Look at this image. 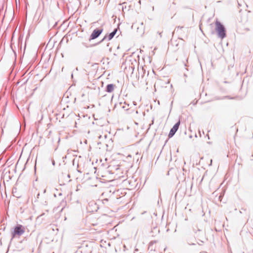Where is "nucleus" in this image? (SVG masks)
Here are the masks:
<instances>
[{
    "mask_svg": "<svg viewBox=\"0 0 253 253\" xmlns=\"http://www.w3.org/2000/svg\"><path fill=\"white\" fill-rule=\"evenodd\" d=\"M221 197H222V196L220 195L219 196V197H218V199H219V200H220V201H221L220 198H221Z\"/></svg>",
    "mask_w": 253,
    "mask_h": 253,
    "instance_id": "nucleus-18",
    "label": "nucleus"
},
{
    "mask_svg": "<svg viewBox=\"0 0 253 253\" xmlns=\"http://www.w3.org/2000/svg\"><path fill=\"white\" fill-rule=\"evenodd\" d=\"M154 118H153L152 123L149 125L150 126L154 124Z\"/></svg>",
    "mask_w": 253,
    "mask_h": 253,
    "instance_id": "nucleus-11",
    "label": "nucleus"
},
{
    "mask_svg": "<svg viewBox=\"0 0 253 253\" xmlns=\"http://www.w3.org/2000/svg\"><path fill=\"white\" fill-rule=\"evenodd\" d=\"M216 25V31L217 33L218 36L219 38L221 39L225 38L226 34V30L224 26L219 21H216L215 22Z\"/></svg>",
    "mask_w": 253,
    "mask_h": 253,
    "instance_id": "nucleus-2",
    "label": "nucleus"
},
{
    "mask_svg": "<svg viewBox=\"0 0 253 253\" xmlns=\"http://www.w3.org/2000/svg\"><path fill=\"white\" fill-rule=\"evenodd\" d=\"M131 6L128 4L126 2H123L122 4H120L119 6V9L120 10H122L124 13H125L126 11H128L130 9Z\"/></svg>",
    "mask_w": 253,
    "mask_h": 253,
    "instance_id": "nucleus-6",
    "label": "nucleus"
},
{
    "mask_svg": "<svg viewBox=\"0 0 253 253\" xmlns=\"http://www.w3.org/2000/svg\"><path fill=\"white\" fill-rule=\"evenodd\" d=\"M116 87V85L115 84H108L107 85L106 87V91L108 92V93H111L112 92L115 88Z\"/></svg>",
    "mask_w": 253,
    "mask_h": 253,
    "instance_id": "nucleus-7",
    "label": "nucleus"
},
{
    "mask_svg": "<svg viewBox=\"0 0 253 253\" xmlns=\"http://www.w3.org/2000/svg\"><path fill=\"white\" fill-rule=\"evenodd\" d=\"M43 204L44 205H47V202H46V201H44V203H43Z\"/></svg>",
    "mask_w": 253,
    "mask_h": 253,
    "instance_id": "nucleus-14",
    "label": "nucleus"
},
{
    "mask_svg": "<svg viewBox=\"0 0 253 253\" xmlns=\"http://www.w3.org/2000/svg\"><path fill=\"white\" fill-rule=\"evenodd\" d=\"M103 29L102 28H96L94 29L92 33H91V35L90 36L89 41H90L91 40H94L97 38L103 32Z\"/></svg>",
    "mask_w": 253,
    "mask_h": 253,
    "instance_id": "nucleus-3",
    "label": "nucleus"
},
{
    "mask_svg": "<svg viewBox=\"0 0 253 253\" xmlns=\"http://www.w3.org/2000/svg\"><path fill=\"white\" fill-rule=\"evenodd\" d=\"M158 33L160 36V37H162V35H161L162 33L161 32H158Z\"/></svg>",
    "mask_w": 253,
    "mask_h": 253,
    "instance_id": "nucleus-16",
    "label": "nucleus"
},
{
    "mask_svg": "<svg viewBox=\"0 0 253 253\" xmlns=\"http://www.w3.org/2000/svg\"><path fill=\"white\" fill-rule=\"evenodd\" d=\"M25 231V229L24 226L21 224H17L14 228L13 232L11 233V238L10 242L13 239L18 236V237L23 235Z\"/></svg>",
    "mask_w": 253,
    "mask_h": 253,
    "instance_id": "nucleus-1",
    "label": "nucleus"
},
{
    "mask_svg": "<svg viewBox=\"0 0 253 253\" xmlns=\"http://www.w3.org/2000/svg\"><path fill=\"white\" fill-rule=\"evenodd\" d=\"M133 105H134V106L136 105V102H135V101H133Z\"/></svg>",
    "mask_w": 253,
    "mask_h": 253,
    "instance_id": "nucleus-15",
    "label": "nucleus"
},
{
    "mask_svg": "<svg viewBox=\"0 0 253 253\" xmlns=\"http://www.w3.org/2000/svg\"><path fill=\"white\" fill-rule=\"evenodd\" d=\"M156 243V241H152L150 242V243H149V249H150L151 250H155V249H153V245Z\"/></svg>",
    "mask_w": 253,
    "mask_h": 253,
    "instance_id": "nucleus-9",
    "label": "nucleus"
},
{
    "mask_svg": "<svg viewBox=\"0 0 253 253\" xmlns=\"http://www.w3.org/2000/svg\"><path fill=\"white\" fill-rule=\"evenodd\" d=\"M52 164L53 166L55 165V161L53 160L52 161Z\"/></svg>",
    "mask_w": 253,
    "mask_h": 253,
    "instance_id": "nucleus-12",
    "label": "nucleus"
},
{
    "mask_svg": "<svg viewBox=\"0 0 253 253\" xmlns=\"http://www.w3.org/2000/svg\"><path fill=\"white\" fill-rule=\"evenodd\" d=\"M67 177L68 178H70V175L69 174H67Z\"/></svg>",
    "mask_w": 253,
    "mask_h": 253,
    "instance_id": "nucleus-17",
    "label": "nucleus"
},
{
    "mask_svg": "<svg viewBox=\"0 0 253 253\" xmlns=\"http://www.w3.org/2000/svg\"><path fill=\"white\" fill-rule=\"evenodd\" d=\"M138 78L141 77V78H143L145 76V74L146 73V70L144 68V67H141L138 69Z\"/></svg>",
    "mask_w": 253,
    "mask_h": 253,
    "instance_id": "nucleus-8",
    "label": "nucleus"
},
{
    "mask_svg": "<svg viewBox=\"0 0 253 253\" xmlns=\"http://www.w3.org/2000/svg\"><path fill=\"white\" fill-rule=\"evenodd\" d=\"M122 108H123L124 109L126 110H128V108H127V107H126V106H123L122 107Z\"/></svg>",
    "mask_w": 253,
    "mask_h": 253,
    "instance_id": "nucleus-10",
    "label": "nucleus"
},
{
    "mask_svg": "<svg viewBox=\"0 0 253 253\" xmlns=\"http://www.w3.org/2000/svg\"><path fill=\"white\" fill-rule=\"evenodd\" d=\"M138 251V250H137V249H135V251Z\"/></svg>",
    "mask_w": 253,
    "mask_h": 253,
    "instance_id": "nucleus-22",
    "label": "nucleus"
},
{
    "mask_svg": "<svg viewBox=\"0 0 253 253\" xmlns=\"http://www.w3.org/2000/svg\"><path fill=\"white\" fill-rule=\"evenodd\" d=\"M207 136H208V139H210V137H209V135H207Z\"/></svg>",
    "mask_w": 253,
    "mask_h": 253,
    "instance_id": "nucleus-23",
    "label": "nucleus"
},
{
    "mask_svg": "<svg viewBox=\"0 0 253 253\" xmlns=\"http://www.w3.org/2000/svg\"><path fill=\"white\" fill-rule=\"evenodd\" d=\"M207 253L203 252V253Z\"/></svg>",
    "mask_w": 253,
    "mask_h": 253,
    "instance_id": "nucleus-24",
    "label": "nucleus"
},
{
    "mask_svg": "<svg viewBox=\"0 0 253 253\" xmlns=\"http://www.w3.org/2000/svg\"><path fill=\"white\" fill-rule=\"evenodd\" d=\"M66 158V156H65V157H63V158H64V159H65Z\"/></svg>",
    "mask_w": 253,
    "mask_h": 253,
    "instance_id": "nucleus-19",
    "label": "nucleus"
},
{
    "mask_svg": "<svg viewBox=\"0 0 253 253\" xmlns=\"http://www.w3.org/2000/svg\"><path fill=\"white\" fill-rule=\"evenodd\" d=\"M66 158V156H65V157H63V158H64V159H65Z\"/></svg>",
    "mask_w": 253,
    "mask_h": 253,
    "instance_id": "nucleus-20",
    "label": "nucleus"
},
{
    "mask_svg": "<svg viewBox=\"0 0 253 253\" xmlns=\"http://www.w3.org/2000/svg\"><path fill=\"white\" fill-rule=\"evenodd\" d=\"M39 196H40V193H38L37 195V198L38 199L39 198Z\"/></svg>",
    "mask_w": 253,
    "mask_h": 253,
    "instance_id": "nucleus-13",
    "label": "nucleus"
},
{
    "mask_svg": "<svg viewBox=\"0 0 253 253\" xmlns=\"http://www.w3.org/2000/svg\"><path fill=\"white\" fill-rule=\"evenodd\" d=\"M180 121H179L171 128V129L170 130L169 133V138L172 137L174 135L175 132L177 131V130L179 128V126H180Z\"/></svg>",
    "mask_w": 253,
    "mask_h": 253,
    "instance_id": "nucleus-4",
    "label": "nucleus"
},
{
    "mask_svg": "<svg viewBox=\"0 0 253 253\" xmlns=\"http://www.w3.org/2000/svg\"><path fill=\"white\" fill-rule=\"evenodd\" d=\"M66 158V156H65V157H63V158H64V159H65Z\"/></svg>",
    "mask_w": 253,
    "mask_h": 253,
    "instance_id": "nucleus-21",
    "label": "nucleus"
},
{
    "mask_svg": "<svg viewBox=\"0 0 253 253\" xmlns=\"http://www.w3.org/2000/svg\"><path fill=\"white\" fill-rule=\"evenodd\" d=\"M118 31L117 28H115L113 32H112L111 33H110L108 35H106L104 36V37L102 39L101 41H100L98 43H101L103 41L105 40L107 38L108 39V41H110L112 40L115 35L116 34L117 32Z\"/></svg>",
    "mask_w": 253,
    "mask_h": 253,
    "instance_id": "nucleus-5",
    "label": "nucleus"
}]
</instances>
